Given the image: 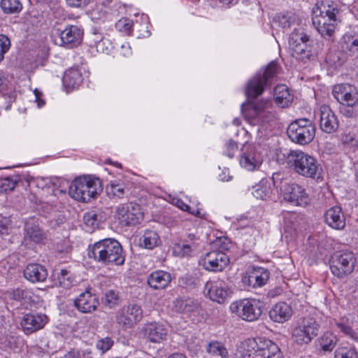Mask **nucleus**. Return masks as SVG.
<instances>
[{"instance_id": "37", "label": "nucleus", "mask_w": 358, "mask_h": 358, "mask_svg": "<svg viewBox=\"0 0 358 358\" xmlns=\"http://www.w3.org/2000/svg\"><path fill=\"white\" fill-rule=\"evenodd\" d=\"M300 324L304 327L307 334L310 335L313 338L319 334L320 330V321L319 318L306 317L303 318Z\"/></svg>"}, {"instance_id": "16", "label": "nucleus", "mask_w": 358, "mask_h": 358, "mask_svg": "<svg viewBox=\"0 0 358 358\" xmlns=\"http://www.w3.org/2000/svg\"><path fill=\"white\" fill-rule=\"evenodd\" d=\"M48 321L44 313H28L22 315L20 324L23 332L29 335L43 329Z\"/></svg>"}, {"instance_id": "50", "label": "nucleus", "mask_w": 358, "mask_h": 358, "mask_svg": "<svg viewBox=\"0 0 358 358\" xmlns=\"http://www.w3.org/2000/svg\"><path fill=\"white\" fill-rule=\"evenodd\" d=\"M10 38L4 34H0V62L3 60L4 55L10 50Z\"/></svg>"}, {"instance_id": "57", "label": "nucleus", "mask_w": 358, "mask_h": 358, "mask_svg": "<svg viewBox=\"0 0 358 358\" xmlns=\"http://www.w3.org/2000/svg\"><path fill=\"white\" fill-rule=\"evenodd\" d=\"M237 143L235 141L230 140L226 143V150L224 151V153L229 158H232L237 152Z\"/></svg>"}, {"instance_id": "42", "label": "nucleus", "mask_w": 358, "mask_h": 358, "mask_svg": "<svg viewBox=\"0 0 358 358\" xmlns=\"http://www.w3.org/2000/svg\"><path fill=\"white\" fill-rule=\"evenodd\" d=\"M106 192L108 196L117 198H123L126 193V188L124 183L116 180L110 181L106 187Z\"/></svg>"}, {"instance_id": "64", "label": "nucleus", "mask_w": 358, "mask_h": 358, "mask_svg": "<svg viewBox=\"0 0 358 358\" xmlns=\"http://www.w3.org/2000/svg\"><path fill=\"white\" fill-rule=\"evenodd\" d=\"M80 351H69L64 355L62 358H80Z\"/></svg>"}, {"instance_id": "13", "label": "nucleus", "mask_w": 358, "mask_h": 358, "mask_svg": "<svg viewBox=\"0 0 358 358\" xmlns=\"http://www.w3.org/2000/svg\"><path fill=\"white\" fill-rule=\"evenodd\" d=\"M309 42V36L301 29H295L289 38L292 57L299 60L309 59L311 55Z\"/></svg>"}, {"instance_id": "20", "label": "nucleus", "mask_w": 358, "mask_h": 358, "mask_svg": "<svg viewBox=\"0 0 358 358\" xmlns=\"http://www.w3.org/2000/svg\"><path fill=\"white\" fill-rule=\"evenodd\" d=\"M337 255V278H344L352 273L356 258L350 251H340Z\"/></svg>"}, {"instance_id": "33", "label": "nucleus", "mask_w": 358, "mask_h": 358, "mask_svg": "<svg viewBox=\"0 0 358 358\" xmlns=\"http://www.w3.org/2000/svg\"><path fill=\"white\" fill-rule=\"evenodd\" d=\"M83 82V76L77 68L68 69L63 77V84L65 87L72 90L78 87Z\"/></svg>"}, {"instance_id": "39", "label": "nucleus", "mask_w": 358, "mask_h": 358, "mask_svg": "<svg viewBox=\"0 0 358 358\" xmlns=\"http://www.w3.org/2000/svg\"><path fill=\"white\" fill-rule=\"evenodd\" d=\"M173 253L177 257H189L192 255V252L194 251V245L181 241L179 243H176L173 246Z\"/></svg>"}, {"instance_id": "32", "label": "nucleus", "mask_w": 358, "mask_h": 358, "mask_svg": "<svg viewBox=\"0 0 358 358\" xmlns=\"http://www.w3.org/2000/svg\"><path fill=\"white\" fill-rule=\"evenodd\" d=\"M173 308L178 313L188 314L198 310L199 303L191 298L180 297L173 301Z\"/></svg>"}, {"instance_id": "54", "label": "nucleus", "mask_w": 358, "mask_h": 358, "mask_svg": "<svg viewBox=\"0 0 358 358\" xmlns=\"http://www.w3.org/2000/svg\"><path fill=\"white\" fill-rule=\"evenodd\" d=\"M99 215L94 211H91L85 214L83 219L86 225L94 227L98 225Z\"/></svg>"}, {"instance_id": "44", "label": "nucleus", "mask_w": 358, "mask_h": 358, "mask_svg": "<svg viewBox=\"0 0 358 358\" xmlns=\"http://www.w3.org/2000/svg\"><path fill=\"white\" fill-rule=\"evenodd\" d=\"M342 51L352 53L358 52V39L351 35H344L341 41Z\"/></svg>"}, {"instance_id": "3", "label": "nucleus", "mask_w": 358, "mask_h": 358, "mask_svg": "<svg viewBox=\"0 0 358 358\" xmlns=\"http://www.w3.org/2000/svg\"><path fill=\"white\" fill-rule=\"evenodd\" d=\"M336 3L333 0H323L313 8L312 22L318 32L324 38L333 36L336 25Z\"/></svg>"}, {"instance_id": "19", "label": "nucleus", "mask_w": 358, "mask_h": 358, "mask_svg": "<svg viewBox=\"0 0 358 358\" xmlns=\"http://www.w3.org/2000/svg\"><path fill=\"white\" fill-rule=\"evenodd\" d=\"M73 305L78 311L83 313H90L97 308L99 301L96 296L90 292V288H87L74 299Z\"/></svg>"}, {"instance_id": "40", "label": "nucleus", "mask_w": 358, "mask_h": 358, "mask_svg": "<svg viewBox=\"0 0 358 358\" xmlns=\"http://www.w3.org/2000/svg\"><path fill=\"white\" fill-rule=\"evenodd\" d=\"M0 6L6 14H17L22 9V4L20 0H1Z\"/></svg>"}, {"instance_id": "52", "label": "nucleus", "mask_w": 358, "mask_h": 358, "mask_svg": "<svg viewBox=\"0 0 358 358\" xmlns=\"http://www.w3.org/2000/svg\"><path fill=\"white\" fill-rule=\"evenodd\" d=\"M113 345V341L109 337H106L98 341V342L96 343V348L102 353H104L108 350H110Z\"/></svg>"}, {"instance_id": "25", "label": "nucleus", "mask_w": 358, "mask_h": 358, "mask_svg": "<svg viewBox=\"0 0 358 358\" xmlns=\"http://www.w3.org/2000/svg\"><path fill=\"white\" fill-rule=\"evenodd\" d=\"M252 195L262 200L275 201L280 198L279 189L271 188V183L267 180H262L257 185L253 187Z\"/></svg>"}, {"instance_id": "62", "label": "nucleus", "mask_w": 358, "mask_h": 358, "mask_svg": "<svg viewBox=\"0 0 358 358\" xmlns=\"http://www.w3.org/2000/svg\"><path fill=\"white\" fill-rule=\"evenodd\" d=\"M131 48L129 43L125 42L122 44L120 54L124 57H129L131 55Z\"/></svg>"}, {"instance_id": "15", "label": "nucleus", "mask_w": 358, "mask_h": 358, "mask_svg": "<svg viewBox=\"0 0 358 358\" xmlns=\"http://www.w3.org/2000/svg\"><path fill=\"white\" fill-rule=\"evenodd\" d=\"M260 146L251 144L244 145L240 159L241 166L248 171L258 169L262 165L263 157L259 152Z\"/></svg>"}, {"instance_id": "12", "label": "nucleus", "mask_w": 358, "mask_h": 358, "mask_svg": "<svg viewBox=\"0 0 358 358\" xmlns=\"http://www.w3.org/2000/svg\"><path fill=\"white\" fill-rule=\"evenodd\" d=\"M143 317V310L141 305L129 303L122 306L116 313L117 324L123 329H131L138 324Z\"/></svg>"}, {"instance_id": "2", "label": "nucleus", "mask_w": 358, "mask_h": 358, "mask_svg": "<svg viewBox=\"0 0 358 358\" xmlns=\"http://www.w3.org/2000/svg\"><path fill=\"white\" fill-rule=\"evenodd\" d=\"M88 255L96 262L107 266H120L124 263L121 244L114 238H104L90 248Z\"/></svg>"}, {"instance_id": "27", "label": "nucleus", "mask_w": 358, "mask_h": 358, "mask_svg": "<svg viewBox=\"0 0 358 358\" xmlns=\"http://www.w3.org/2000/svg\"><path fill=\"white\" fill-rule=\"evenodd\" d=\"M24 277L32 283L44 282L48 277L47 269L39 264H29L24 270Z\"/></svg>"}, {"instance_id": "8", "label": "nucleus", "mask_w": 358, "mask_h": 358, "mask_svg": "<svg viewBox=\"0 0 358 358\" xmlns=\"http://www.w3.org/2000/svg\"><path fill=\"white\" fill-rule=\"evenodd\" d=\"M278 71V64L273 61L270 62L263 72H258L246 84L245 94L248 99H255L260 96L264 88L271 83Z\"/></svg>"}, {"instance_id": "14", "label": "nucleus", "mask_w": 358, "mask_h": 358, "mask_svg": "<svg viewBox=\"0 0 358 358\" xmlns=\"http://www.w3.org/2000/svg\"><path fill=\"white\" fill-rule=\"evenodd\" d=\"M58 37L55 39L57 45L71 49L79 45L83 40V30L77 25H67L63 30L57 29Z\"/></svg>"}, {"instance_id": "36", "label": "nucleus", "mask_w": 358, "mask_h": 358, "mask_svg": "<svg viewBox=\"0 0 358 358\" xmlns=\"http://www.w3.org/2000/svg\"><path fill=\"white\" fill-rule=\"evenodd\" d=\"M159 243V236L156 231L152 230H145L139 240L140 245L149 250L157 246Z\"/></svg>"}, {"instance_id": "38", "label": "nucleus", "mask_w": 358, "mask_h": 358, "mask_svg": "<svg viewBox=\"0 0 358 358\" xmlns=\"http://www.w3.org/2000/svg\"><path fill=\"white\" fill-rule=\"evenodd\" d=\"M56 284L64 288H69L73 285V278L71 272L66 269L55 271L53 274Z\"/></svg>"}, {"instance_id": "51", "label": "nucleus", "mask_w": 358, "mask_h": 358, "mask_svg": "<svg viewBox=\"0 0 358 358\" xmlns=\"http://www.w3.org/2000/svg\"><path fill=\"white\" fill-rule=\"evenodd\" d=\"M337 327L340 329V331L346 336L352 338V340H358L357 334L352 329V328L348 324L344 322L337 323Z\"/></svg>"}, {"instance_id": "58", "label": "nucleus", "mask_w": 358, "mask_h": 358, "mask_svg": "<svg viewBox=\"0 0 358 358\" xmlns=\"http://www.w3.org/2000/svg\"><path fill=\"white\" fill-rule=\"evenodd\" d=\"M91 0H66L68 6L71 8H85Z\"/></svg>"}, {"instance_id": "4", "label": "nucleus", "mask_w": 358, "mask_h": 358, "mask_svg": "<svg viewBox=\"0 0 358 358\" xmlns=\"http://www.w3.org/2000/svg\"><path fill=\"white\" fill-rule=\"evenodd\" d=\"M280 173H275L272 176V183L274 188L279 189L280 196L296 206H306L310 203V198L306 189L294 182H288L281 178Z\"/></svg>"}, {"instance_id": "23", "label": "nucleus", "mask_w": 358, "mask_h": 358, "mask_svg": "<svg viewBox=\"0 0 358 358\" xmlns=\"http://www.w3.org/2000/svg\"><path fill=\"white\" fill-rule=\"evenodd\" d=\"M87 43L89 46L95 48L98 52L106 55H109L114 48L112 41L97 30L89 35Z\"/></svg>"}, {"instance_id": "41", "label": "nucleus", "mask_w": 358, "mask_h": 358, "mask_svg": "<svg viewBox=\"0 0 358 358\" xmlns=\"http://www.w3.org/2000/svg\"><path fill=\"white\" fill-rule=\"evenodd\" d=\"M307 331L304 327L299 324L296 327L293 329L292 338L294 341L299 345L308 344L313 338L310 335H308Z\"/></svg>"}, {"instance_id": "6", "label": "nucleus", "mask_w": 358, "mask_h": 358, "mask_svg": "<svg viewBox=\"0 0 358 358\" xmlns=\"http://www.w3.org/2000/svg\"><path fill=\"white\" fill-rule=\"evenodd\" d=\"M101 191L99 180L91 176L78 177L69 186V194L78 201L88 202Z\"/></svg>"}, {"instance_id": "22", "label": "nucleus", "mask_w": 358, "mask_h": 358, "mask_svg": "<svg viewBox=\"0 0 358 358\" xmlns=\"http://www.w3.org/2000/svg\"><path fill=\"white\" fill-rule=\"evenodd\" d=\"M337 101L348 106L358 104V92L356 87L348 83L337 85Z\"/></svg>"}, {"instance_id": "34", "label": "nucleus", "mask_w": 358, "mask_h": 358, "mask_svg": "<svg viewBox=\"0 0 358 358\" xmlns=\"http://www.w3.org/2000/svg\"><path fill=\"white\" fill-rule=\"evenodd\" d=\"M206 352L213 357L228 358L229 352L224 343L218 341H210L205 345Z\"/></svg>"}, {"instance_id": "53", "label": "nucleus", "mask_w": 358, "mask_h": 358, "mask_svg": "<svg viewBox=\"0 0 358 358\" xmlns=\"http://www.w3.org/2000/svg\"><path fill=\"white\" fill-rule=\"evenodd\" d=\"M10 229V220L6 217H0V236L8 234Z\"/></svg>"}, {"instance_id": "29", "label": "nucleus", "mask_w": 358, "mask_h": 358, "mask_svg": "<svg viewBox=\"0 0 358 358\" xmlns=\"http://www.w3.org/2000/svg\"><path fill=\"white\" fill-rule=\"evenodd\" d=\"M171 281V274L162 270L151 273L147 280L148 285L154 289H164L169 285Z\"/></svg>"}, {"instance_id": "48", "label": "nucleus", "mask_w": 358, "mask_h": 358, "mask_svg": "<svg viewBox=\"0 0 358 358\" xmlns=\"http://www.w3.org/2000/svg\"><path fill=\"white\" fill-rule=\"evenodd\" d=\"M17 180L14 176L0 178V189L1 192L12 191L15 189Z\"/></svg>"}, {"instance_id": "47", "label": "nucleus", "mask_w": 358, "mask_h": 358, "mask_svg": "<svg viewBox=\"0 0 358 358\" xmlns=\"http://www.w3.org/2000/svg\"><path fill=\"white\" fill-rule=\"evenodd\" d=\"M138 22L134 24L132 20L128 18H122L120 19L116 24L115 27L120 31L124 32L125 34H129L132 30L133 27H137Z\"/></svg>"}, {"instance_id": "46", "label": "nucleus", "mask_w": 358, "mask_h": 358, "mask_svg": "<svg viewBox=\"0 0 358 358\" xmlns=\"http://www.w3.org/2000/svg\"><path fill=\"white\" fill-rule=\"evenodd\" d=\"M0 343L4 348L15 350L20 348L21 340L19 337L8 334L0 338Z\"/></svg>"}, {"instance_id": "11", "label": "nucleus", "mask_w": 358, "mask_h": 358, "mask_svg": "<svg viewBox=\"0 0 358 358\" xmlns=\"http://www.w3.org/2000/svg\"><path fill=\"white\" fill-rule=\"evenodd\" d=\"M230 243L223 242L218 250L211 251L206 254V255L201 259L199 264L206 270L209 271H221L229 263V258L224 251L229 249Z\"/></svg>"}, {"instance_id": "59", "label": "nucleus", "mask_w": 358, "mask_h": 358, "mask_svg": "<svg viewBox=\"0 0 358 358\" xmlns=\"http://www.w3.org/2000/svg\"><path fill=\"white\" fill-rule=\"evenodd\" d=\"M338 354L341 358H358L357 353L353 348L342 349Z\"/></svg>"}, {"instance_id": "61", "label": "nucleus", "mask_w": 358, "mask_h": 358, "mask_svg": "<svg viewBox=\"0 0 358 358\" xmlns=\"http://www.w3.org/2000/svg\"><path fill=\"white\" fill-rule=\"evenodd\" d=\"M176 206L180 209H181V210H182L184 211H187V212L190 213L192 215H195L196 216H199V215H200V212L198 210L196 212L190 211V207L187 204L185 203L182 201H181L180 199L177 200Z\"/></svg>"}, {"instance_id": "17", "label": "nucleus", "mask_w": 358, "mask_h": 358, "mask_svg": "<svg viewBox=\"0 0 358 358\" xmlns=\"http://www.w3.org/2000/svg\"><path fill=\"white\" fill-rule=\"evenodd\" d=\"M141 332L144 338L149 342L159 344L167 338L169 329L161 322H152L143 325Z\"/></svg>"}, {"instance_id": "26", "label": "nucleus", "mask_w": 358, "mask_h": 358, "mask_svg": "<svg viewBox=\"0 0 358 358\" xmlns=\"http://www.w3.org/2000/svg\"><path fill=\"white\" fill-rule=\"evenodd\" d=\"M336 115L327 105H322L320 108V129L327 134H333L336 129Z\"/></svg>"}, {"instance_id": "55", "label": "nucleus", "mask_w": 358, "mask_h": 358, "mask_svg": "<svg viewBox=\"0 0 358 358\" xmlns=\"http://www.w3.org/2000/svg\"><path fill=\"white\" fill-rule=\"evenodd\" d=\"M326 223L333 229H336V210L334 207L329 209L324 215Z\"/></svg>"}, {"instance_id": "10", "label": "nucleus", "mask_w": 358, "mask_h": 358, "mask_svg": "<svg viewBox=\"0 0 358 358\" xmlns=\"http://www.w3.org/2000/svg\"><path fill=\"white\" fill-rule=\"evenodd\" d=\"M290 140L300 145L310 143L315 136V127L312 122L306 118L293 121L287 129Z\"/></svg>"}, {"instance_id": "60", "label": "nucleus", "mask_w": 358, "mask_h": 358, "mask_svg": "<svg viewBox=\"0 0 358 358\" xmlns=\"http://www.w3.org/2000/svg\"><path fill=\"white\" fill-rule=\"evenodd\" d=\"M339 111L341 114L344 115L346 117H350L353 116L354 114V106H348L346 104H340Z\"/></svg>"}, {"instance_id": "5", "label": "nucleus", "mask_w": 358, "mask_h": 358, "mask_svg": "<svg viewBox=\"0 0 358 358\" xmlns=\"http://www.w3.org/2000/svg\"><path fill=\"white\" fill-rule=\"evenodd\" d=\"M286 160L289 167L301 176L315 178L318 173L320 164L317 159L300 150H290Z\"/></svg>"}, {"instance_id": "45", "label": "nucleus", "mask_w": 358, "mask_h": 358, "mask_svg": "<svg viewBox=\"0 0 358 358\" xmlns=\"http://www.w3.org/2000/svg\"><path fill=\"white\" fill-rule=\"evenodd\" d=\"M341 141L343 148L346 150L355 151V148L358 147V138L355 133L350 131L345 133L342 135Z\"/></svg>"}, {"instance_id": "24", "label": "nucleus", "mask_w": 358, "mask_h": 358, "mask_svg": "<svg viewBox=\"0 0 358 358\" xmlns=\"http://www.w3.org/2000/svg\"><path fill=\"white\" fill-rule=\"evenodd\" d=\"M270 277L269 271L262 267L254 268L252 271L243 278V282L248 287L257 288L266 284Z\"/></svg>"}, {"instance_id": "31", "label": "nucleus", "mask_w": 358, "mask_h": 358, "mask_svg": "<svg viewBox=\"0 0 358 358\" xmlns=\"http://www.w3.org/2000/svg\"><path fill=\"white\" fill-rule=\"evenodd\" d=\"M24 241H31L35 243H41L45 238V234L36 223V220L32 219L25 223L24 226Z\"/></svg>"}, {"instance_id": "28", "label": "nucleus", "mask_w": 358, "mask_h": 358, "mask_svg": "<svg viewBox=\"0 0 358 358\" xmlns=\"http://www.w3.org/2000/svg\"><path fill=\"white\" fill-rule=\"evenodd\" d=\"M270 318L279 323L287 321L292 315L290 306L285 302H279L275 304L268 313Z\"/></svg>"}, {"instance_id": "7", "label": "nucleus", "mask_w": 358, "mask_h": 358, "mask_svg": "<svg viewBox=\"0 0 358 358\" xmlns=\"http://www.w3.org/2000/svg\"><path fill=\"white\" fill-rule=\"evenodd\" d=\"M241 110L245 119L252 124H264L274 118L269 100L261 99L243 103Z\"/></svg>"}, {"instance_id": "30", "label": "nucleus", "mask_w": 358, "mask_h": 358, "mask_svg": "<svg viewBox=\"0 0 358 358\" xmlns=\"http://www.w3.org/2000/svg\"><path fill=\"white\" fill-rule=\"evenodd\" d=\"M5 297L14 300L22 304H30L34 302V294L28 289H9L5 292Z\"/></svg>"}, {"instance_id": "43", "label": "nucleus", "mask_w": 358, "mask_h": 358, "mask_svg": "<svg viewBox=\"0 0 358 358\" xmlns=\"http://www.w3.org/2000/svg\"><path fill=\"white\" fill-rule=\"evenodd\" d=\"M102 303L109 308H113L120 303V294L117 291L109 289L106 291L102 297Z\"/></svg>"}, {"instance_id": "1", "label": "nucleus", "mask_w": 358, "mask_h": 358, "mask_svg": "<svg viewBox=\"0 0 358 358\" xmlns=\"http://www.w3.org/2000/svg\"><path fill=\"white\" fill-rule=\"evenodd\" d=\"M235 358H282L279 347L264 338H248L235 352Z\"/></svg>"}, {"instance_id": "21", "label": "nucleus", "mask_w": 358, "mask_h": 358, "mask_svg": "<svg viewBox=\"0 0 358 358\" xmlns=\"http://www.w3.org/2000/svg\"><path fill=\"white\" fill-rule=\"evenodd\" d=\"M115 218L122 225H135L139 223V213L138 209L128 204L117 206L115 213Z\"/></svg>"}, {"instance_id": "63", "label": "nucleus", "mask_w": 358, "mask_h": 358, "mask_svg": "<svg viewBox=\"0 0 358 358\" xmlns=\"http://www.w3.org/2000/svg\"><path fill=\"white\" fill-rule=\"evenodd\" d=\"M182 241L189 243V245L193 243L194 245V250H196L199 245V238H197L194 234H189L187 238L182 240Z\"/></svg>"}, {"instance_id": "35", "label": "nucleus", "mask_w": 358, "mask_h": 358, "mask_svg": "<svg viewBox=\"0 0 358 358\" xmlns=\"http://www.w3.org/2000/svg\"><path fill=\"white\" fill-rule=\"evenodd\" d=\"M274 96L276 103L281 108L287 107L292 101V96L285 85H278L275 87Z\"/></svg>"}, {"instance_id": "56", "label": "nucleus", "mask_w": 358, "mask_h": 358, "mask_svg": "<svg viewBox=\"0 0 358 358\" xmlns=\"http://www.w3.org/2000/svg\"><path fill=\"white\" fill-rule=\"evenodd\" d=\"M276 21L279 25L282 28H288L290 27L292 20V17L288 15L280 14L275 17Z\"/></svg>"}, {"instance_id": "18", "label": "nucleus", "mask_w": 358, "mask_h": 358, "mask_svg": "<svg viewBox=\"0 0 358 358\" xmlns=\"http://www.w3.org/2000/svg\"><path fill=\"white\" fill-rule=\"evenodd\" d=\"M205 291L209 299L218 303H223L230 296L231 290L227 284L220 280L208 281L205 285Z\"/></svg>"}, {"instance_id": "49", "label": "nucleus", "mask_w": 358, "mask_h": 358, "mask_svg": "<svg viewBox=\"0 0 358 358\" xmlns=\"http://www.w3.org/2000/svg\"><path fill=\"white\" fill-rule=\"evenodd\" d=\"M335 336L331 333H325L321 338L320 345L324 351H331L334 346Z\"/></svg>"}, {"instance_id": "9", "label": "nucleus", "mask_w": 358, "mask_h": 358, "mask_svg": "<svg viewBox=\"0 0 358 358\" xmlns=\"http://www.w3.org/2000/svg\"><path fill=\"white\" fill-rule=\"evenodd\" d=\"M262 302L252 298L233 301L229 306L231 313L246 322L257 321L262 314Z\"/></svg>"}]
</instances>
